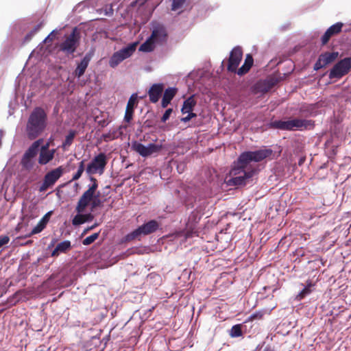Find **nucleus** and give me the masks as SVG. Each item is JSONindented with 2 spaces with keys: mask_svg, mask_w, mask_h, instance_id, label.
<instances>
[{
  "mask_svg": "<svg viewBox=\"0 0 351 351\" xmlns=\"http://www.w3.org/2000/svg\"><path fill=\"white\" fill-rule=\"evenodd\" d=\"M272 154L273 150L269 148L243 152L231 171L234 176L231 179L232 184L235 186L245 185L258 172L257 167L251 162H261L270 158Z\"/></svg>",
  "mask_w": 351,
  "mask_h": 351,
  "instance_id": "f257e3e1",
  "label": "nucleus"
},
{
  "mask_svg": "<svg viewBox=\"0 0 351 351\" xmlns=\"http://www.w3.org/2000/svg\"><path fill=\"white\" fill-rule=\"evenodd\" d=\"M47 114L41 107H36L30 113L25 126V134L30 141L35 140L45 130Z\"/></svg>",
  "mask_w": 351,
  "mask_h": 351,
  "instance_id": "f03ea898",
  "label": "nucleus"
},
{
  "mask_svg": "<svg viewBox=\"0 0 351 351\" xmlns=\"http://www.w3.org/2000/svg\"><path fill=\"white\" fill-rule=\"evenodd\" d=\"M92 184L89 185L88 189L85 191L82 196L80 197L77 206L75 207V211L78 213H83L86 207L92 202L94 197V194L98 188V182L96 178L90 177V178Z\"/></svg>",
  "mask_w": 351,
  "mask_h": 351,
  "instance_id": "7ed1b4c3",
  "label": "nucleus"
},
{
  "mask_svg": "<svg viewBox=\"0 0 351 351\" xmlns=\"http://www.w3.org/2000/svg\"><path fill=\"white\" fill-rule=\"evenodd\" d=\"M137 45V43H130L125 47L114 52L109 60V66L111 68H115L124 60L132 56L136 51Z\"/></svg>",
  "mask_w": 351,
  "mask_h": 351,
  "instance_id": "20e7f679",
  "label": "nucleus"
},
{
  "mask_svg": "<svg viewBox=\"0 0 351 351\" xmlns=\"http://www.w3.org/2000/svg\"><path fill=\"white\" fill-rule=\"evenodd\" d=\"M43 142V138L35 141L24 153L21 160V165L25 170L29 171L33 168V158L37 155L39 147Z\"/></svg>",
  "mask_w": 351,
  "mask_h": 351,
  "instance_id": "39448f33",
  "label": "nucleus"
},
{
  "mask_svg": "<svg viewBox=\"0 0 351 351\" xmlns=\"http://www.w3.org/2000/svg\"><path fill=\"white\" fill-rule=\"evenodd\" d=\"M80 42V33L74 28L66 39L60 44L59 49L67 55L73 54L77 49Z\"/></svg>",
  "mask_w": 351,
  "mask_h": 351,
  "instance_id": "423d86ee",
  "label": "nucleus"
},
{
  "mask_svg": "<svg viewBox=\"0 0 351 351\" xmlns=\"http://www.w3.org/2000/svg\"><path fill=\"white\" fill-rule=\"evenodd\" d=\"M351 69V58H345L336 63L330 71L329 77L341 78L346 75Z\"/></svg>",
  "mask_w": 351,
  "mask_h": 351,
  "instance_id": "0eeeda50",
  "label": "nucleus"
},
{
  "mask_svg": "<svg viewBox=\"0 0 351 351\" xmlns=\"http://www.w3.org/2000/svg\"><path fill=\"white\" fill-rule=\"evenodd\" d=\"M162 145L154 143H149L147 146L135 141L132 144V149L143 157H148L153 154H158L162 149Z\"/></svg>",
  "mask_w": 351,
  "mask_h": 351,
  "instance_id": "6e6552de",
  "label": "nucleus"
},
{
  "mask_svg": "<svg viewBox=\"0 0 351 351\" xmlns=\"http://www.w3.org/2000/svg\"><path fill=\"white\" fill-rule=\"evenodd\" d=\"M107 158L104 153H100L96 156L88 164L86 168V172L88 174H95L97 172L103 173L106 165H107Z\"/></svg>",
  "mask_w": 351,
  "mask_h": 351,
  "instance_id": "1a4fd4ad",
  "label": "nucleus"
},
{
  "mask_svg": "<svg viewBox=\"0 0 351 351\" xmlns=\"http://www.w3.org/2000/svg\"><path fill=\"white\" fill-rule=\"evenodd\" d=\"M243 57V51L240 47H234L230 53L228 60L227 70L230 72L237 73Z\"/></svg>",
  "mask_w": 351,
  "mask_h": 351,
  "instance_id": "9d476101",
  "label": "nucleus"
},
{
  "mask_svg": "<svg viewBox=\"0 0 351 351\" xmlns=\"http://www.w3.org/2000/svg\"><path fill=\"white\" fill-rule=\"evenodd\" d=\"M157 45H162L166 43L168 34L165 27L160 23H154L152 25V31L150 35Z\"/></svg>",
  "mask_w": 351,
  "mask_h": 351,
  "instance_id": "9b49d317",
  "label": "nucleus"
},
{
  "mask_svg": "<svg viewBox=\"0 0 351 351\" xmlns=\"http://www.w3.org/2000/svg\"><path fill=\"white\" fill-rule=\"evenodd\" d=\"M138 96L136 93L132 94L130 97L129 98V100L128 101L125 116H124V121L127 123H130L132 119H133V114H134V107L138 104Z\"/></svg>",
  "mask_w": 351,
  "mask_h": 351,
  "instance_id": "f8f14e48",
  "label": "nucleus"
},
{
  "mask_svg": "<svg viewBox=\"0 0 351 351\" xmlns=\"http://www.w3.org/2000/svg\"><path fill=\"white\" fill-rule=\"evenodd\" d=\"M163 90L164 85L162 84H154L148 91L149 101L154 104L158 101Z\"/></svg>",
  "mask_w": 351,
  "mask_h": 351,
  "instance_id": "ddd939ff",
  "label": "nucleus"
},
{
  "mask_svg": "<svg viewBox=\"0 0 351 351\" xmlns=\"http://www.w3.org/2000/svg\"><path fill=\"white\" fill-rule=\"evenodd\" d=\"M64 173V168L62 166H60L56 169H54L48 173H47L44 177V180L49 184L51 186L56 182V181L62 176Z\"/></svg>",
  "mask_w": 351,
  "mask_h": 351,
  "instance_id": "4468645a",
  "label": "nucleus"
},
{
  "mask_svg": "<svg viewBox=\"0 0 351 351\" xmlns=\"http://www.w3.org/2000/svg\"><path fill=\"white\" fill-rule=\"evenodd\" d=\"M92 57H93V53H90V52L87 53L84 56V57L81 60V62L77 64V66L75 70L74 73L76 77H80L81 76H82L84 74L86 69H87Z\"/></svg>",
  "mask_w": 351,
  "mask_h": 351,
  "instance_id": "2eb2a0df",
  "label": "nucleus"
},
{
  "mask_svg": "<svg viewBox=\"0 0 351 351\" xmlns=\"http://www.w3.org/2000/svg\"><path fill=\"white\" fill-rule=\"evenodd\" d=\"M291 130L308 129L314 127V121L312 120L293 119H291Z\"/></svg>",
  "mask_w": 351,
  "mask_h": 351,
  "instance_id": "dca6fc26",
  "label": "nucleus"
},
{
  "mask_svg": "<svg viewBox=\"0 0 351 351\" xmlns=\"http://www.w3.org/2000/svg\"><path fill=\"white\" fill-rule=\"evenodd\" d=\"M51 213L52 212L49 211L42 217L38 224L32 229V232L29 234V237L43 231V230L46 227L47 223L49 222Z\"/></svg>",
  "mask_w": 351,
  "mask_h": 351,
  "instance_id": "f3484780",
  "label": "nucleus"
},
{
  "mask_svg": "<svg viewBox=\"0 0 351 351\" xmlns=\"http://www.w3.org/2000/svg\"><path fill=\"white\" fill-rule=\"evenodd\" d=\"M177 92L178 90L176 88L171 87H169L165 90L161 101V106L162 108H166L170 104Z\"/></svg>",
  "mask_w": 351,
  "mask_h": 351,
  "instance_id": "a211bd4d",
  "label": "nucleus"
},
{
  "mask_svg": "<svg viewBox=\"0 0 351 351\" xmlns=\"http://www.w3.org/2000/svg\"><path fill=\"white\" fill-rule=\"evenodd\" d=\"M55 153V149H52L51 151H40L38 163L41 165H47L53 159Z\"/></svg>",
  "mask_w": 351,
  "mask_h": 351,
  "instance_id": "6ab92c4d",
  "label": "nucleus"
},
{
  "mask_svg": "<svg viewBox=\"0 0 351 351\" xmlns=\"http://www.w3.org/2000/svg\"><path fill=\"white\" fill-rule=\"evenodd\" d=\"M254 63V59L251 54H247L243 64L238 69L237 73L242 76L250 70Z\"/></svg>",
  "mask_w": 351,
  "mask_h": 351,
  "instance_id": "aec40b11",
  "label": "nucleus"
},
{
  "mask_svg": "<svg viewBox=\"0 0 351 351\" xmlns=\"http://www.w3.org/2000/svg\"><path fill=\"white\" fill-rule=\"evenodd\" d=\"M71 248V243L70 241H64L58 243L56 248L51 252V256H58L60 253H66Z\"/></svg>",
  "mask_w": 351,
  "mask_h": 351,
  "instance_id": "412c9836",
  "label": "nucleus"
},
{
  "mask_svg": "<svg viewBox=\"0 0 351 351\" xmlns=\"http://www.w3.org/2000/svg\"><path fill=\"white\" fill-rule=\"evenodd\" d=\"M158 226L159 224L156 221L151 220L139 227L141 228L143 234L144 235H147L156 231V230L158 228Z\"/></svg>",
  "mask_w": 351,
  "mask_h": 351,
  "instance_id": "4be33fe9",
  "label": "nucleus"
},
{
  "mask_svg": "<svg viewBox=\"0 0 351 351\" xmlns=\"http://www.w3.org/2000/svg\"><path fill=\"white\" fill-rule=\"evenodd\" d=\"M197 104V101L195 99L194 95L190 96L183 103L181 112L182 114H185L187 112H193L195 106Z\"/></svg>",
  "mask_w": 351,
  "mask_h": 351,
  "instance_id": "5701e85b",
  "label": "nucleus"
},
{
  "mask_svg": "<svg viewBox=\"0 0 351 351\" xmlns=\"http://www.w3.org/2000/svg\"><path fill=\"white\" fill-rule=\"evenodd\" d=\"M156 45H157V44L155 43L154 40L153 38H152L151 36H149L145 40V42H144L140 46L138 50L140 51H143V52H145V53L152 52L155 49Z\"/></svg>",
  "mask_w": 351,
  "mask_h": 351,
  "instance_id": "b1692460",
  "label": "nucleus"
},
{
  "mask_svg": "<svg viewBox=\"0 0 351 351\" xmlns=\"http://www.w3.org/2000/svg\"><path fill=\"white\" fill-rule=\"evenodd\" d=\"M339 56V52H325L319 55L325 66L333 62Z\"/></svg>",
  "mask_w": 351,
  "mask_h": 351,
  "instance_id": "393cba45",
  "label": "nucleus"
},
{
  "mask_svg": "<svg viewBox=\"0 0 351 351\" xmlns=\"http://www.w3.org/2000/svg\"><path fill=\"white\" fill-rule=\"evenodd\" d=\"M77 134V132L75 130H71L69 132V134L66 136L65 139L62 145L63 149L65 150L71 145Z\"/></svg>",
  "mask_w": 351,
  "mask_h": 351,
  "instance_id": "a878e982",
  "label": "nucleus"
},
{
  "mask_svg": "<svg viewBox=\"0 0 351 351\" xmlns=\"http://www.w3.org/2000/svg\"><path fill=\"white\" fill-rule=\"evenodd\" d=\"M272 125L275 128L283 130H291V120L287 121H276L272 123Z\"/></svg>",
  "mask_w": 351,
  "mask_h": 351,
  "instance_id": "bb28decb",
  "label": "nucleus"
},
{
  "mask_svg": "<svg viewBox=\"0 0 351 351\" xmlns=\"http://www.w3.org/2000/svg\"><path fill=\"white\" fill-rule=\"evenodd\" d=\"M312 286L311 282H308L307 285L297 295L296 300L300 301L306 295H309L312 292L311 289Z\"/></svg>",
  "mask_w": 351,
  "mask_h": 351,
  "instance_id": "cd10ccee",
  "label": "nucleus"
},
{
  "mask_svg": "<svg viewBox=\"0 0 351 351\" xmlns=\"http://www.w3.org/2000/svg\"><path fill=\"white\" fill-rule=\"evenodd\" d=\"M141 234H143L140 227L134 230L132 232L128 234L125 237V241H131L134 239L138 238Z\"/></svg>",
  "mask_w": 351,
  "mask_h": 351,
  "instance_id": "c85d7f7f",
  "label": "nucleus"
},
{
  "mask_svg": "<svg viewBox=\"0 0 351 351\" xmlns=\"http://www.w3.org/2000/svg\"><path fill=\"white\" fill-rule=\"evenodd\" d=\"M241 324L234 325L230 330V336L231 337H239L243 335Z\"/></svg>",
  "mask_w": 351,
  "mask_h": 351,
  "instance_id": "c756f323",
  "label": "nucleus"
},
{
  "mask_svg": "<svg viewBox=\"0 0 351 351\" xmlns=\"http://www.w3.org/2000/svg\"><path fill=\"white\" fill-rule=\"evenodd\" d=\"M41 28V24L36 25L24 38L23 43L29 42Z\"/></svg>",
  "mask_w": 351,
  "mask_h": 351,
  "instance_id": "7c9ffc66",
  "label": "nucleus"
},
{
  "mask_svg": "<svg viewBox=\"0 0 351 351\" xmlns=\"http://www.w3.org/2000/svg\"><path fill=\"white\" fill-rule=\"evenodd\" d=\"M343 24L338 22L330 26L327 30L331 34L332 36L338 34L341 32Z\"/></svg>",
  "mask_w": 351,
  "mask_h": 351,
  "instance_id": "2f4dec72",
  "label": "nucleus"
},
{
  "mask_svg": "<svg viewBox=\"0 0 351 351\" xmlns=\"http://www.w3.org/2000/svg\"><path fill=\"white\" fill-rule=\"evenodd\" d=\"M86 222L84 214L78 213L72 219V224L74 226H80Z\"/></svg>",
  "mask_w": 351,
  "mask_h": 351,
  "instance_id": "473e14b6",
  "label": "nucleus"
},
{
  "mask_svg": "<svg viewBox=\"0 0 351 351\" xmlns=\"http://www.w3.org/2000/svg\"><path fill=\"white\" fill-rule=\"evenodd\" d=\"M84 162H85L84 160H82L80 162L79 166H78V169H77V172L73 176L71 181L77 180L82 176L83 172L84 171V167H85Z\"/></svg>",
  "mask_w": 351,
  "mask_h": 351,
  "instance_id": "72a5a7b5",
  "label": "nucleus"
},
{
  "mask_svg": "<svg viewBox=\"0 0 351 351\" xmlns=\"http://www.w3.org/2000/svg\"><path fill=\"white\" fill-rule=\"evenodd\" d=\"M99 237V233H94L90 236L87 237L82 241V243L84 245H88L93 243Z\"/></svg>",
  "mask_w": 351,
  "mask_h": 351,
  "instance_id": "f704fd0d",
  "label": "nucleus"
},
{
  "mask_svg": "<svg viewBox=\"0 0 351 351\" xmlns=\"http://www.w3.org/2000/svg\"><path fill=\"white\" fill-rule=\"evenodd\" d=\"M116 135H117L116 131L109 132L106 134H103L102 138L104 139V141L108 142V141H112L114 138H116V137H117Z\"/></svg>",
  "mask_w": 351,
  "mask_h": 351,
  "instance_id": "c9c22d12",
  "label": "nucleus"
},
{
  "mask_svg": "<svg viewBox=\"0 0 351 351\" xmlns=\"http://www.w3.org/2000/svg\"><path fill=\"white\" fill-rule=\"evenodd\" d=\"M102 204L101 200L99 197V195L94 194V197L91 202V209L93 210L97 207H100Z\"/></svg>",
  "mask_w": 351,
  "mask_h": 351,
  "instance_id": "e433bc0d",
  "label": "nucleus"
},
{
  "mask_svg": "<svg viewBox=\"0 0 351 351\" xmlns=\"http://www.w3.org/2000/svg\"><path fill=\"white\" fill-rule=\"evenodd\" d=\"M185 1L186 0H173L171 10L174 11L178 10L183 5Z\"/></svg>",
  "mask_w": 351,
  "mask_h": 351,
  "instance_id": "4c0bfd02",
  "label": "nucleus"
},
{
  "mask_svg": "<svg viewBox=\"0 0 351 351\" xmlns=\"http://www.w3.org/2000/svg\"><path fill=\"white\" fill-rule=\"evenodd\" d=\"M263 317V313L262 312H256L253 314H252L245 321V322H252L254 321V319H262Z\"/></svg>",
  "mask_w": 351,
  "mask_h": 351,
  "instance_id": "58836bf2",
  "label": "nucleus"
},
{
  "mask_svg": "<svg viewBox=\"0 0 351 351\" xmlns=\"http://www.w3.org/2000/svg\"><path fill=\"white\" fill-rule=\"evenodd\" d=\"M172 112V108H168L167 110H166L162 117H161V121L165 123L169 119Z\"/></svg>",
  "mask_w": 351,
  "mask_h": 351,
  "instance_id": "ea45409f",
  "label": "nucleus"
},
{
  "mask_svg": "<svg viewBox=\"0 0 351 351\" xmlns=\"http://www.w3.org/2000/svg\"><path fill=\"white\" fill-rule=\"evenodd\" d=\"M331 37H332L331 34L328 30H326V32L324 33V34L322 37V45H324L327 44Z\"/></svg>",
  "mask_w": 351,
  "mask_h": 351,
  "instance_id": "a19ab883",
  "label": "nucleus"
},
{
  "mask_svg": "<svg viewBox=\"0 0 351 351\" xmlns=\"http://www.w3.org/2000/svg\"><path fill=\"white\" fill-rule=\"evenodd\" d=\"M331 37H332L331 34L328 30H326V32L324 33V34L322 37V45H324L327 44Z\"/></svg>",
  "mask_w": 351,
  "mask_h": 351,
  "instance_id": "79ce46f5",
  "label": "nucleus"
},
{
  "mask_svg": "<svg viewBox=\"0 0 351 351\" xmlns=\"http://www.w3.org/2000/svg\"><path fill=\"white\" fill-rule=\"evenodd\" d=\"M186 113H188V115L181 119V121L182 122L186 123L189 121L191 119L197 117V114L193 112H187Z\"/></svg>",
  "mask_w": 351,
  "mask_h": 351,
  "instance_id": "37998d69",
  "label": "nucleus"
},
{
  "mask_svg": "<svg viewBox=\"0 0 351 351\" xmlns=\"http://www.w3.org/2000/svg\"><path fill=\"white\" fill-rule=\"evenodd\" d=\"M326 66L325 64H324V62L322 61V59L319 56L318 60L315 62L314 65V69L315 70H319L323 67Z\"/></svg>",
  "mask_w": 351,
  "mask_h": 351,
  "instance_id": "c03bdc74",
  "label": "nucleus"
},
{
  "mask_svg": "<svg viewBox=\"0 0 351 351\" xmlns=\"http://www.w3.org/2000/svg\"><path fill=\"white\" fill-rule=\"evenodd\" d=\"M10 241V237L8 236L4 235L0 237V247L3 245H6Z\"/></svg>",
  "mask_w": 351,
  "mask_h": 351,
  "instance_id": "a18cd8bd",
  "label": "nucleus"
},
{
  "mask_svg": "<svg viewBox=\"0 0 351 351\" xmlns=\"http://www.w3.org/2000/svg\"><path fill=\"white\" fill-rule=\"evenodd\" d=\"M51 186L49 184H48L47 182H46V181L45 180H43V182L40 187V191H45V190H47L48 188H49Z\"/></svg>",
  "mask_w": 351,
  "mask_h": 351,
  "instance_id": "49530a36",
  "label": "nucleus"
},
{
  "mask_svg": "<svg viewBox=\"0 0 351 351\" xmlns=\"http://www.w3.org/2000/svg\"><path fill=\"white\" fill-rule=\"evenodd\" d=\"M86 222L92 221L94 219V215L92 213L84 214Z\"/></svg>",
  "mask_w": 351,
  "mask_h": 351,
  "instance_id": "de8ad7c7",
  "label": "nucleus"
},
{
  "mask_svg": "<svg viewBox=\"0 0 351 351\" xmlns=\"http://www.w3.org/2000/svg\"><path fill=\"white\" fill-rule=\"evenodd\" d=\"M49 143H47L41 147L40 151H51V149H49Z\"/></svg>",
  "mask_w": 351,
  "mask_h": 351,
  "instance_id": "09e8293b",
  "label": "nucleus"
},
{
  "mask_svg": "<svg viewBox=\"0 0 351 351\" xmlns=\"http://www.w3.org/2000/svg\"><path fill=\"white\" fill-rule=\"evenodd\" d=\"M263 351H275L274 348L271 347L270 346H267L264 348Z\"/></svg>",
  "mask_w": 351,
  "mask_h": 351,
  "instance_id": "8fccbe9b",
  "label": "nucleus"
},
{
  "mask_svg": "<svg viewBox=\"0 0 351 351\" xmlns=\"http://www.w3.org/2000/svg\"><path fill=\"white\" fill-rule=\"evenodd\" d=\"M97 226V223L93 225L92 226L86 228L84 231V233H86L88 231L90 230H93V228H95L96 226Z\"/></svg>",
  "mask_w": 351,
  "mask_h": 351,
  "instance_id": "3c124183",
  "label": "nucleus"
},
{
  "mask_svg": "<svg viewBox=\"0 0 351 351\" xmlns=\"http://www.w3.org/2000/svg\"><path fill=\"white\" fill-rule=\"evenodd\" d=\"M53 34V32H51L44 40L45 43H47L48 40H50V41H52L53 40V37H51V34Z\"/></svg>",
  "mask_w": 351,
  "mask_h": 351,
  "instance_id": "603ef678",
  "label": "nucleus"
},
{
  "mask_svg": "<svg viewBox=\"0 0 351 351\" xmlns=\"http://www.w3.org/2000/svg\"><path fill=\"white\" fill-rule=\"evenodd\" d=\"M147 0H136V3L139 5H143Z\"/></svg>",
  "mask_w": 351,
  "mask_h": 351,
  "instance_id": "864d4df0",
  "label": "nucleus"
},
{
  "mask_svg": "<svg viewBox=\"0 0 351 351\" xmlns=\"http://www.w3.org/2000/svg\"><path fill=\"white\" fill-rule=\"evenodd\" d=\"M302 162H303V160H302V159H301V160H300V162H299V165H300L302 163Z\"/></svg>",
  "mask_w": 351,
  "mask_h": 351,
  "instance_id": "5fc2aeb1",
  "label": "nucleus"
}]
</instances>
